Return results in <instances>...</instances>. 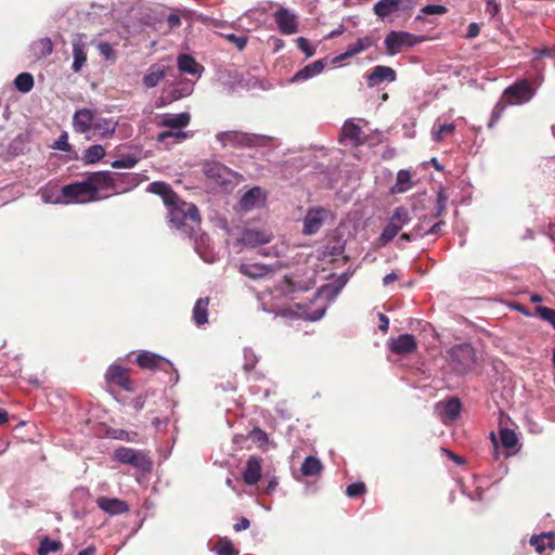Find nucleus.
<instances>
[{"mask_svg": "<svg viewBox=\"0 0 555 555\" xmlns=\"http://www.w3.org/2000/svg\"><path fill=\"white\" fill-rule=\"evenodd\" d=\"M90 192L94 202L122 194L138 184L133 175H119L108 171H98L87 177Z\"/></svg>", "mask_w": 555, "mask_h": 555, "instance_id": "nucleus-1", "label": "nucleus"}, {"mask_svg": "<svg viewBox=\"0 0 555 555\" xmlns=\"http://www.w3.org/2000/svg\"><path fill=\"white\" fill-rule=\"evenodd\" d=\"M168 219L172 227L182 230L189 236L194 235V228L199 225L201 218L197 207L180 201L177 196L172 204H167Z\"/></svg>", "mask_w": 555, "mask_h": 555, "instance_id": "nucleus-2", "label": "nucleus"}, {"mask_svg": "<svg viewBox=\"0 0 555 555\" xmlns=\"http://www.w3.org/2000/svg\"><path fill=\"white\" fill-rule=\"evenodd\" d=\"M191 120V115L186 112L179 114H164L159 117L158 126L169 128L170 130L158 133L157 141L166 142L169 139L176 142H182L191 137L190 132L184 131Z\"/></svg>", "mask_w": 555, "mask_h": 555, "instance_id": "nucleus-3", "label": "nucleus"}, {"mask_svg": "<svg viewBox=\"0 0 555 555\" xmlns=\"http://www.w3.org/2000/svg\"><path fill=\"white\" fill-rule=\"evenodd\" d=\"M271 138L267 135L246 133L241 131H222L217 134V141L223 147H244L264 145Z\"/></svg>", "mask_w": 555, "mask_h": 555, "instance_id": "nucleus-4", "label": "nucleus"}, {"mask_svg": "<svg viewBox=\"0 0 555 555\" xmlns=\"http://www.w3.org/2000/svg\"><path fill=\"white\" fill-rule=\"evenodd\" d=\"M411 221L410 212L405 207L395 208L387 224L383 229L377 245L384 247L390 243L400 232V230Z\"/></svg>", "mask_w": 555, "mask_h": 555, "instance_id": "nucleus-5", "label": "nucleus"}, {"mask_svg": "<svg viewBox=\"0 0 555 555\" xmlns=\"http://www.w3.org/2000/svg\"><path fill=\"white\" fill-rule=\"evenodd\" d=\"M424 36H416L409 31L391 30L385 38V48L388 55L400 53L403 48L414 47L425 41Z\"/></svg>", "mask_w": 555, "mask_h": 555, "instance_id": "nucleus-6", "label": "nucleus"}, {"mask_svg": "<svg viewBox=\"0 0 555 555\" xmlns=\"http://www.w3.org/2000/svg\"><path fill=\"white\" fill-rule=\"evenodd\" d=\"M448 353L453 369L461 374L469 371L476 362L475 349L469 344L456 345Z\"/></svg>", "mask_w": 555, "mask_h": 555, "instance_id": "nucleus-7", "label": "nucleus"}, {"mask_svg": "<svg viewBox=\"0 0 555 555\" xmlns=\"http://www.w3.org/2000/svg\"><path fill=\"white\" fill-rule=\"evenodd\" d=\"M114 459L122 464H129L142 472L152 469V461L149 455L141 450H134L127 447H119L114 452Z\"/></svg>", "mask_w": 555, "mask_h": 555, "instance_id": "nucleus-8", "label": "nucleus"}, {"mask_svg": "<svg viewBox=\"0 0 555 555\" xmlns=\"http://www.w3.org/2000/svg\"><path fill=\"white\" fill-rule=\"evenodd\" d=\"M65 205L86 204L94 202L90 192L87 178L83 181L74 182L63 186Z\"/></svg>", "mask_w": 555, "mask_h": 555, "instance_id": "nucleus-9", "label": "nucleus"}, {"mask_svg": "<svg viewBox=\"0 0 555 555\" xmlns=\"http://www.w3.org/2000/svg\"><path fill=\"white\" fill-rule=\"evenodd\" d=\"M535 94L531 83L526 80H518L504 91L507 104L519 105L529 102Z\"/></svg>", "mask_w": 555, "mask_h": 555, "instance_id": "nucleus-10", "label": "nucleus"}, {"mask_svg": "<svg viewBox=\"0 0 555 555\" xmlns=\"http://www.w3.org/2000/svg\"><path fill=\"white\" fill-rule=\"evenodd\" d=\"M331 216L330 210L323 207H310L302 220V233L313 235L319 232L326 219Z\"/></svg>", "mask_w": 555, "mask_h": 555, "instance_id": "nucleus-11", "label": "nucleus"}, {"mask_svg": "<svg viewBox=\"0 0 555 555\" xmlns=\"http://www.w3.org/2000/svg\"><path fill=\"white\" fill-rule=\"evenodd\" d=\"M278 29L281 34L289 36L298 30V21L295 13L288 9L281 8L273 14Z\"/></svg>", "mask_w": 555, "mask_h": 555, "instance_id": "nucleus-12", "label": "nucleus"}, {"mask_svg": "<svg viewBox=\"0 0 555 555\" xmlns=\"http://www.w3.org/2000/svg\"><path fill=\"white\" fill-rule=\"evenodd\" d=\"M414 5V0H379L374 4L373 11L379 18L384 20L400 8L411 10Z\"/></svg>", "mask_w": 555, "mask_h": 555, "instance_id": "nucleus-13", "label": "nucleus"}, {"mask_svg": "<svg viewBox=\"0 0 555 555\" xmlns=\"http://www.w3.org/2000/svg\"><path fill=\"white\" fill-rule=\"evenodd\" d=\"M205 176L219 185H227L232 182L234 173L220 163H209L204 168Z\"/></svg>", "mask_w": 555, "mask_h": 555, "instance_id": "nucleus-14", "label": "nucleus"}, {"mask_svg": "<svg viewBox=\"0 0 555 555\" xmlns=\"http://www.w3.org/2000/svg\"><path fill=\"white\" fill-rule=\"evenodd\" d=\"M105 378L109 386H117L127 391L132 390V383L130 380V377L126 369H124L120 365H111L106 371Z\"/></svg>", "mask_w": 555, "mask_h": 555, "instance_id": "nucleus-15", "label": "nucleus"}, {"mask_svg": "<svg viewBox=\"0 0 555 555\" xmlns=\"http://www.w3.org/2000/svg\"><path fill=\"white\" fill-rule=\"evenodd\" d=\"M365 78L367 87L374 88L384 81L393 82L397 78V74L396 70L389 66L377 65L365 75Z\"/></svg>", "mask_w": 555, "mask_h": 555, "instance_id": "nucleus-16", "label": "nucleus"}, {"mask_svg": "<svg viewBox=\"0 0 555 555\" xmlns=\"http://www.w3.org/2000/svg\"><path fill=\"white\" fill-rule=\"evenodd\" d=\"M266 202V193L260 186L248 190L240 199V207L244 211H250L261 207Z\"/></svg>", "mask_w": 555, "mask_h": 555, "instance_id": "nucleus-17", "label": "nucleus"}, {"mask_svg": "<svg viewBox=\"0 0 555 555\" xmlns=\"http://www.w3.org/2000/svg\"><path fill=\"white\" fill-rule=\"evenodd\" d=\"M243 480L248 486L256 485L262 476V460L259 456H249L243 470Z\"/></svg>", "mask_w": 555, "mask_h": 555, "instance_id": "nucleus-18", "label": "nucleus"}, {"mask_svg": "<svg viewBox=\"0 0 555 555\" xmlns=\"http://www.w3.org/2000/svg\"><path fill=\"white\" fill-rule=\"evenodd\" d=\"M95 115L94 112L88 108H80L74 113L73 128L78 133H87L92 130Z\"/></svg>", "mask_w": 555, "mask_h": 555, "instance_id": "nucleus-19", "label": "nucleus"}, {"mask_svg": "<svg viewBox=\"0 0 555 555\" xmlns=\"http://www.w3.org/2000/svg\"><path fill=\"white\" fill-rule=\"evenodd\" d=\"M436 409L441 414L442 422L447 424L448 422L455 421L460 416L462 403L457 398H451L444 403H438Z\"/></svg>", "mask_w": 555, "mask_h": 555, "instance_id": "nucleus-20", "label": "nucleus"}, {"mask_svg": "<svg viewBox=\"0 0 555 555\" xmlns=\"http://www.w3.org/2000/svg\"><path fill=\"white\" fill-rule=\"evenodd\" d=\"M272 234L259 230H245L242 233L241 242L251 248L266 245L272 241Z\"/></svg>", "mask_w": 555, "mask_h": 555, "instance_id": "nucleus-21", "label": "nucleus"}, {"mask_svg": "<svg viewBox=\"0 0 555 555\" xmlns=\"http://www.w3.org/2000/svg\"><path fill=\"white\" fill-rule=\"evenodd\" d=\"M96 504L103 512L113 516L124 514L129 509L128 504L117 498L100 496Z\"/></svg>", "mask_w": 555, "mask_h": 555, "instance_id": "nucleus-22", "label": "nucleus"}, {"mask_svg": "<svg viewBox=\"0 0 555 555\" xmlns=\"http://www.w3.org/2000/svg\"><path fill=\"white\" fill-rule=\"evenodd\" d=\"M389 347L396 354H408L416 349V341L413 335L402 334L391 339Z\"/></svg>", "mask_w": 555, "mask_h": 555, "instance_id": "nucleus-23", "label": "nucleus"}, {"mask_svg": "<svg viewBox=\"0 0 555 555\" xmlns=\"http://www.w3.org/2000/svg\"><path fill=\"white\" fill-rule=\"evenodd\" d=\"M375 40L371 36L359 38L356 42L348 44L345 52L335 57V61L340 62L351 56H354L374 44Z\"/></svg>", "mask_w": 555, "mask_h": 555, "instance_id": "nucleus-24", "label": "nucleus"}, {"mask_svg": "<svg viewBox=\"0 0 555 555\" xmlns=\"http://www.w3.org/2000/svg\"><path fill=\"white\" fill-rule=\"evenodd\" d=\"M83 35H77L73 40V70L78 73L81 70L87 62L86 42L83 41Z\"/></svg>", "mask_w": 555, "mask_h": 555, "instance_id": "nucleus-25", "label": "nucleus"}, {"mask_svg": "<svg viewBox=\"0 0 555 555\" xmlns=\"http://www.w3.org/2000/svg\"><path fill=\"white\" fill-rule=\"evenodd\" d=\"M340 140L353 146H358L363 142L362 129L353 121L347 120L341 128Z\"/></svg>", "mask_w": 555, "mask_h": 555, "instance_id": "nucleus-26", "label": "nucleus"}, {"mask_svg": "<svg viewBox=\"0 0 555 555\" xmlns=\"http://www.w3.org/2000/svg\"><path fill=\"white\" fill-rule=\"evenodd\" d=\"M137 363L140 367L150 370L157 367L163 369L166 365H169V362L165 358L150 351H142L139 353L137 356Z\"/></svg>", "mask_w": 555, "mask_h": 555, "instance_id": "nucleus-27", "label": "nucleus"}, {"mask_svg": "<svg viewBox=\"0 0 555 555\" xmlns=\"http://www.w3.org/2000/svg\"><path fill=\"white\" fill-rule=\"evenodd\" d=\"M324 69V62L322 60H317L304 68L298 70L292 78V82L305 81L311 79L319 74H321Z\"/></svg>", "mask_w": 555, "mask_h": 555, "instance_id": "nucleus-28", "label": "nucleus"}, {"mask_svg": "<svg viewBox=\"0 0 555 555\" xmlns=\"http://www.w3.org/2000/svg\"><path fill=\"white\" fill-rule=\"evenodd\" d=\"M177 65L181 73L201 76L204 68L195 59L189 54H180L177 59Z\"/></svg>", "mask_w": 555, "mask_h": 555, "instance_id": "nucleus-29", "label": "nucleus"}, {"mask_svg": "<svg viewBox=\"0 0 555 555\" xmlns=\"http://www.w3.org/2000/svg\"><path fill=\"white\" fill-rule=\"evenodd\" d=\"M273 271L272 266L261 263H241L240 272L250 279H260L267 276Z\"/></svg>", "mask_w": 555, "mask_h": 555, "instance_id": "nucleus-30", "label": "nucleus"}, {"mask_svg": "<svg viewBox=\"0 0 555 555\" xmlns=\"http://www.w3.org/2000/svg\"><path fill=\"white\" fill-rule=\"evenodd\" d=\"M166 75V66L162 64H153L143 76V85L146 88L156 87Z\"/></svg>", "mask_w": 555, "mask_h": 555, "instance_id": "nucleus-31", "label": "nucleus"}, {"mask_svg": "<svg viewBox=\"0 0 555 555\" xmlns=\"http://www.w3.org/2000/svg\"><path fill=\"white\" fill-rule=\"evenodd\" d=\"M147 191L162 196L165 205L172 204L177 197V194L165 182H159V181L152 182L147 186Z\"/></svg>", "mask_w": 555, "mask_h": 555, "instance_id": "nucleus-32", "label": "nucleus"}, {"mask_svg": "<svg viewBox=\"0 0 555 555\" xmlns=\"http://www.w3.org/2000/svg\"><path fill=\"white\" fill-rule=\"evenodd\" d=\"M117 121L112 118L95 117L92 130L95 134L107 137L115 133Z\"/></svg>", "mask_w": 555, "mask_h": 555, "instance_id": "nucleus-33", "label": "nucleus"}, {"mask_svg": "<svg viewBox=\"0 0 555 555\" xmlns=\"http://www.w3.org/2000/svg\"><path fill=\"white\" fill-rule=\"evenodd\" d=\"M40 198L46 204H62L65 205L63 196V188L57 190L54 186H44L39 190Z\"/></svg>", "mask_w": 555, "mask_h": 555, "instance_id": "nucleus-34", "label": "nucleus"}, {"mask_svg": "<svg viewBox=\"0 0 555 555\" xmlns=\"http://www.w3.org/2000/svg\"><path fill=\"white\" fill-rule=\"evenodd\" d=\"M208 298H199L193 308V320L196 325L202 326L208 322Z\"/></svg>", "mask_w": 555, "mask_h": 555, "instance_id": "nucleus-35", "label": "nucleus"}, {"mask_svg": "<svg viewBox=\"0 0 555 555\" xmlns=\"http://www.w3.org/2000/svg\"><path fill=\"white\" fill-rule=\"evenodd\" d=\"M554 539L555 537L551 532L542 533L540 535H533L530 539V543L532 546H534L535 551L541 554L547 548H555Z\"/></svg>", "mask_w": 555, "mask_h": 555, "instance_id": "nucleus-36", "label": "nucleus"}, {"mask_svg": "<svg viewBox=\"0 0 555 555\" xmlns=\"http://www.w3.org/2000/svg\"><path fill=\"white\" fill-rule=\"evenodd\" d=\"M455 131V125L453 122L441 124L438 118L431 128V139L434 142H440L447 135L453 134Z\"/></svg>", "mask_w": 555, "mask_h": 555, "instance_id": "nucleus-37", "label": "nucleus"}, {"mask_svg": "<svg viewBox=\"0 0 555 555\" xmlns=\"http://www.w3.org/2000/svg\"><path fill=\"white\" fill-rule=\"evenodd\" d=\"M30 51L36 59L50 55L53 51V44L50 38H41L30 46Z\"/></svg>", "mask_w": 555, "mask_h": 555, "instance_id": "nucleus-38", "label": "nucleus"}, {"mask_svg": "<svg viewBox=\"0 0 555 555\" xmlns=\"http://www.w3.org/2000/svg\"><path fill=\"white\" fill-rule=\"evenodd\" d=\"M323 465L315 456H307L301 464L300 472L304 476L312 477L321 474Z\"/></svg>", "mask_w": 555, "mask_h": 555, "instance_id": "nucleus-39", "label": "nucleus"}, {"mask_svg": "<svg viewBox=\"0 0 555 555\" xmlns=\"http://www.w3.org/2000/svg\"><path fill=\"white\" fill-rule=\"evenodd\" d=\"M105 156V150L100 144L89 146L85 153L82 160L85 164L92 165L99 163Z\"/></svg>", "mask_w": 555, "mask_h": 555, "instance_id": "nucleus-40", "label": "nucleus"}, {"mask_svg": "<svg viewBox=\"0 0 555 555\" xmlns=\"http://www.w3.org/2000/svg\"><path fill=\"white\" fill-rule=\"evenodd\" d=\"M411 173L408 170H399L396 178V184L392 188V192L395 193H403L406 192L412 183H411Z\"/></svg>", "mask_w": 555, "mask_h": 555, "instance_id": "nucleus-41", "label": "nucleus"}, {"mask_svg": "<svg viewBox=\"0 0 555 555\" xmlns=\"http://www.w3.org/2000/svg\"><path fill=\"white\" fill-rule=\"evenodd\" d=\"M14 85L21 92L27 93L34 87V78L29 73H22L16 76Z\"/></svg>", "mask_w": 555, "mask_h": 555, "instance_id": "nucleus-42", "label": "nucleus"}, {"mask_svg": "<svg viewBox=\"0 0 555 555\" xmlns=\"http://www.w3.org/2000/svg\"><path fill=\"white\" fill-rule=\"evenodd\" d=\"M447 11V7L442 4H427L421 9V12L416 15L415 20L423 21L424 15H443Z\"/></svg>", "mask_w": 555, "mask_h": 555, "instance_id": "nucleus-43", "label": "nucleus"}, {"mask_svg": "<svg viewBox=\"0 0 555 555\" xmlns=\"http://www.w3.org/2000/svg\"><path fill=\"white\" fill-rule=\"evenodd\" d=\"M500 439H501L502 446L506 449H512V448L516 447V444L518 442L516 433L508 428H503L500 430Z\"/></svg>", "mask_w": 555, "mask_h": 555, "instance_id": "nucleus-44", "label": "nucleus"}, {"mask_svg": "<svg viewBox=\"0 0 555 555\" xmlns=\"http://www.w3.org/2000/svg\"><path fill=\"white\" fill-rule=\"evenodd\" d=\"M61 546H62V544L60 541L44 538L40 542V545L38 547V554L39 555H48L49 553L57 552L61 548Z\"/></svg>", "mask_w": 555, "mask_h": 555, "instance_id": "nucleus-45", "label": "nucleus"}, {"mask_svg": "<svg viewBox=\"0 0 555 555\" xmlns=\"http://www.w3.org/2000/svg\"><path fill=\"white\" fill-rule=\"evenodd\" d=\"M293 292H294V285H293L292 281L287 276H284L282 279V281L275 286V293H278V294L272 293V295L274 296V298H278V297L287 296L288 294H291Z\"/></svg>", "mask_w": 555, "mask_h": 555, "instance_id": "nucleus-46", "label": "nucleus"}, {"mask_svg": "<svg viewBox=\"0 0 555 555\" xmlns=\"http://www.w3.org/2000/svg\"><path fill=\"white\" fill-rule=\"evenodd\" d=\"M257 362H258V357L254 352V350L250 349V348H245L244 349V364H243V369L246 372H250L256 366Z\"/></svg>", "mask_w": 555, "mask_h": 555, "instance_id": "nucleus-47", "label": "nucleus"}, {"mask_svg": "<svg viewBox=\"0 0 555 555\" xmlns=\"http://www.w3.org/2000/svg\"><path fill=\"white\" fill-rule=\"evenodd\" d=\"M138 163V158L132 155H124L112 163L113 168H133Z\"/></svg>", "mask_w": 555, "mask_h": 555, "instance_id": "nucleus-48", "label": "nucleus"}, {"mask_svg": "<svg viewBox=\"0 0 555 555\" xmlns=\"http://www.w3.org/2000/svg\"><path fill=\"white\" fill-rule=\"evenodd\" d=\"M216 552L218 555H237L234 546L229 540H221L216 545Z\"/></svg>", "mask_w": 555, "mask_h": 555, "instance_id": "nucleus-49", "label": "nucleus"}, {"mask_svg": "<svg viewBox=\"0 0 555 555\" xmlns=\"http://www.w3.org/2000/svg\"><path fill=\"white\" fill-rule=\"evenodd\" d=\"M53 150H59L63 152H69L72 146L68 143V135L66 132H63L57 140L51 146Z\"/></svg>", "mask_w": 555, "mask_h": 555, "instance_id": "nucleus-50", "label": "nucleus"}, {"mask_svg": "<svg viewBox=\"0 0 555 555\" xmlns=\"http://www.w3.org/2000/svg\"><path fill=\"white\" fill-rule=\"evenodd\" d=\"M297 46L305 53L307 57H311L315 53V48L305 37L297 38Z\"/></svg>", "mask_w": 555, "mask_h": 555, "instance_id": "nucleus-51", "label": "nucleus"}, {"mask_svg": "<svg viewBox=\"0 0 555 555\" xmlns=\"http://www.w3.org/2000/svg\"><path fill=\"white\" fill-rule=\"evenodd\" d=\"M506 105H507V103L505 104L502 102H499L495 104V106L493 107L492 113H491V119L489 122V127H493L498 122V120L501 118L502 114L504 113Z\"/></svg>", "mask_w": 555, "mask_h": 555, "instance_id": "nucleus-52", "label": "nucleus"}, {"mask_svg": "<svg viewBox=\"0 0 555 555\" xmlns=\"http://www.w3.org/2000/svg\"><path fill=\"white\" fill-rule=\"evenodd\" d=\"M365 491V486L363 482H353L349 485L346 489V493L350 498H356L363 494Z\"/></svg>", "mask_w": 555, "mask_h": 555, "instance_id": "nucleus-53", "label": "nucleus"}, {"mask_svg": "<svg viewBox=\"0 0 555 555\" xmlns=\"http://www.w3.org/2000/svg\"><path fill=\"white\" fill-rule=\"evenodd\" d=\"M98 49H99L100 53L106 60H112V59L115 57V51H114L113 47L111 46V43H108V42H100L98 44Z\"/></svg>", "mask_w": 555, "mask_h": 555, "instance_id": "nucleus-54", "label": "nucleus"}, {"mask_svg": "<svg viewBox=\"0 0 555 555\" xmlns=\"http://www.w3.org/2000/svg\"><path fill=\"white\" fill-rule=\"evenodd\" d=\"M225 38L235 44L238 50H243L247 44V38L245 36H236L234 34H229Z\"/></svg>", "mask_w": 555, "mask_h": 555, "instance_id": "nucleus-55", "label": "nucleus"}, {"mask_svg": "<svg viewBox=\"0 0 555 555\" xmlns=\"http://www.w3.org/2000/svg\"><path fill=\"white\" fill-rule=\"evenodd\" d=\"M501 10V5L496 0H487L486 1V13L491 17H495Z\"/></svg>", "mask_w": 555, "mask_h": 555, "instance_id": "nucleus-56", "label": "nucleus"}, {"mask_svg": "<svg viewBox=\"0 0 555 555\" xmlns=\"http://www.w3.org/2000/svg\"><path fill=\"white\" fill-rule=\"evenodd\" d=\"M189 14L188 11H183L181 13V15L179 14H169V16L167 17V23H168V26L170 29H173V28H177L180 26L181 24V16H186Z\"/></svg>", "mask_w": 555, "mask_h": 555, "instance_id": "nucleus-57", "label": "nucleus"}, {"mask_svg": "<svg viewBox=\"0 0 555 555\" xmlns=\"http://www.w3.org/2000/svg\"><path fill=\"white\" fill-rule=\"evenodd\" d=\"M538 311L544 320L552 322L555 326V311L554 310H552L547 307H540L538 309Z\"/></svg>", "mask_w": 555, "mask_h": 555, "instance_id": "nucleus-58", "label": "nucleus"}, {"mask_svg": "<svg viewBox=\"0 0 555 555\" xmlns=\"http://www.w3.org/2000/svg\"><path fill=\"white\" fill-rule=\"evenodd\" d=\"M447 207V197L442 192L437 196V212L436 217H440Z\"/></svg>", "mask_w": 555, "mask_h": 555, "instance_id": "nucleus-59", "label": "nucleus"}, {"mask_svg": "<svg viewBox=\"0 0 555 555\" xmlns=\"http://www.w3.org/2000/svg\"><path fill=\"white\" fill-rule=\"evenodd\" d=\"M417 236H423L421 228H415L412 233H402L400 238L406 242H411Z\"/></svg>", "mask_w": 555, "mask_h": 555, "instance_id": "nucleus-60", "label": "nucleus"}, {"mask_svg": "<svg viewBox=\"0 0 555 555\" xmlns=\"http://www.w3.org/2000/svg\"><path fill=\"white\" fill-rule=\"evenodd\" d=\"M479 31H480L479 25L477 23L473 22L468 25L466 37L469 39L475 38L479 35Z\"/></svg>", "mask_w": 555, "mask_h": 555, "instance_id": "nucleus-61", "label": "nucleus"}, {"mask_svg": "<svg viewBox=\"0 0 555 555\" xmlns=\"http://www.w3.org/2000/svg\"><path fill=\"white\" fill-rule=\"evenodd\" d=\"M443 224L442 221L436 222L434 225H431L429 229L422 231L423 236L424 235H435L439 232L440 227Z\"/></svg>", "mask_w": 555, "mask_h": 555, "instance_id": "nucleus-62", "label": "nucleus"}, {"mask_svg": "<svg viewBox=\"0 0 555 555\" xmlns=\"http://www.w3.org/2000/svg\"><path fill=\"white\" fill-rule=\"evenodd\" d=\"M250 522L247 518L245 517H242L235 525H234V530L235 531H242V530H245L249 527Z\"/></svg>", "mask_w": 555, "mask_h": 555, "instance_id": "nucleus-63", "label": "nucleus"}, {"mask_svg": "<svg viewBox=\"0 0 555 555\" xmlns=\"http://www.w3.org/2000/svg\"><path fill=\"white\" fill-rule=\"evenodd\" d=\"M378 319H379V326H378L379 330L382 332H387L388 326H389L388 318L384 313H378Z\"/></svg>", "mask_w": 555, "mask_h": 555, "instance_id": "nucleus-64", "label": "nucleus"}]
</instances>
